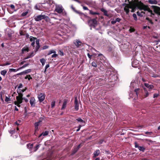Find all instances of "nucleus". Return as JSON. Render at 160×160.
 I'll return each mask as SVG.
<instances>
[{
  "label": "nucleus",
  "mask_w": 160,
  "mask_h": 160,
  "mask_svg": "<svg viewBox=\"0 0 160 160\" xmlns=\"http://www.w3.org/2000/svg\"><path fill=\"white\" fill-rule=\"evenodd\" d=\"M138 9L140 10H143L144 11H148L150 12L151 15H154V13H152V11L150 9L148 6L145 5L141 1H139L138 0Z\"/></svg>",
  "instance_id": "1"
},
{
  "label": "nucleus",
  "mask_w": 160,
  "mask_h": 160,
  "mask_svg": "<svg viewBox=\"0 0 160 160\" xmlns=\"http://www.w3.org/2000/svg\"><path fill=\"white\" fill-rule=\"evenodd\" d=\"M49 19V17L45 15L42 14L36 16L34 17V19L36 21H39L42 19Z\"/></svg>",
  "instance_id": "4"
},
{
  "label": "nucleus",
  "mask_w": 160,
  "mask_h": 160,
  "mask_svg": "<svg viewBox=\"0 0 160 160\" xmlns=\"http://www.w3.org/2000/svg\"><path fill=\"white\" fill-rule=\"evenodd\" d=\"M135 147L136 148H138L140 151H142V152H144L145 150V148L143 146H139V145L136 142H135Z\"/></svg>",
  "instance_id": "8"
},
{
  "label": "nucleus",
  "mask_w": 160,
  "mask_h": 160,
  "mask_svg": "<svg viewBox=\"0 0 160 160\" xmlns=\"http://www.w3.org/2000/svg\"><path fill=\"white\" fill-rule=\"evenodd\" d=\"M16 98L18 104H19L21 103L22 102V101L23 100V98H20V97L19 98L18 97H16Z\"/></svg>",
  "instance_id": "22"
},
{
  "label": "nucleus",
  "mask_w": 160,
  "mask_h": 160,
  "mask_svg": "<svg viewBox=\"0 0 160 160\" xmlns=\"http://www.w3.org/2000/svg\"><path fill=\"white\" fill-rule=\"evenodd\" d=\"M100 151L99 149H97L95 151L93 154V158H95L96 157L98 156L100 154Z\"/></svg>",
  "instance_id": "11"
},
{
  "label": "nucleus",
  "mask_w": 160,
  "mask_h": 160,
  "mask_svg": "<svg viewBox=\"0 0 160 160\" xmlns=\"http://www.w3.org/2000/svg\"><path fill=\"white\" fill-rule=\"evenodd\" d=\"M58 53L61 56H62L63 55V53L62 51L61 50L59 51Z\"/></svg>",
  "instance_id": "48"
},
{
  "label": "nucleus",
  "mask_w": 160,
  "mask_h": 160,
  "mask_svg": "<svg viewBox=\"0 0 160 160\" xmlns=\"http://www.w3.org/2000/svg\"><path fill=\"white\" fill-rule=\"evenodd\" d=\"M29 65V63L26 64H24V65H23L22 66V67L19 68L17 70V71H18L19 70H20V69H22V68H25V67L27 66H28Z\"/></svg>",
  "instance_id": "27"
},
{
  "label": "nucleus",
  "mask_w": 160,
  "mask_h": 160,
  "mask_svg": "<svg viewBox=\"0 0 160 160\" xmlns=\"http://www.w3.org/2000/svg\"><path fill=\"white\" fill-rule=\"evenodd\" d=\"M25 74L30 72L31 71V69H28L24 71Z\"/></svg>",
  "instance_id": "42"
},
{
  "label": "nucleus",
  "mask_w": 160,
  "mask_h": 160,
  "mask_svg": "<svg viewBox=\"0 0 160 160\" xmlns=\"http://www.w3.org/2000/svg\"><path fill=\"white\" fill-rule=\"evenodd\" d=\"M146 19L151 24H153V22L151 19H150L149 18L147 17L146 18Z\"/></svg>",
  "instance_id": "34"
},
{
  "label": "nucleus",
  "mask_w": 160,
  "mask_h": 160,
  "mask_svg": "<svg viewBox=\"0 0 160 160\" xmlns=\"http://www.w3.org/2000/svg\"><path fill=\"white\" fill-rule=\"evenodd\" d=\"M49 46H48L45 45L43 46L42 47V49L44 50L47 49L48 48Z\"/></svg>",
  "instance_id": "47"
},
{
  "label": "nucleus",
  "mask_w": 160,
  "mask_h": 160,
  "mask_svg": "<svg viewBox=\"0 0 160 160\" xmlns=\"http://www.w3.org/2000/svg\"><path fill=\"white\" fill-rule=\"evenodd\" d=\"M130 3L127 4V6H125L124 8V11L126 12V14L128 15L130 12L129 8H130Z\"/></svg>",
  "instance_id": "10"
},
{
  "label": "nucleus",
  "mask_w": 160,
  "mask_h": 160,
  "mask_svg": "<svg viewBox=\"0 0 160 160\" xmlns=\"http://www.w3.org/2000/svg\"><path fill=\"white\" fill-rule=\"evenodd\" d=\"M68 102V100L67 99H64V101L63 103L62 107L61 108V110L64 109L66 107V105Z\"/></svg>",
  "instance_id": "15"
},
{
  "label": "nucleus",
  "mask_w": 160,
  "mask_h": 160,
  "mask_svg": "<svg viewBox=\"0 0 160 160\" xmlns=\"http://www.w3.org/2000/svg\"><path fill=\"white\" fill-rule=\"evenodd\" d=\"M56 52L55 51L53 50H52L49 51L48 52V55H49L52 53H56Z\"/></svg>",
  "instance_id": "31"
},
{
  "label": "nucleus",
  "mask_w": 160,
  "mask_h": 160,
  "mask_svg": "<svg viewBox=\"0 0 160 160\" xmlns=\"http://www.w3.org/2000/svg\"><path fill=\"white\" fill-rule=\"evenodd\" d=\"M9 132L11 134V136H13L12 135L14 134H15V133L16 134V135H15V136L16 137L18 136V134L17 132H16V131L15 129H14L13 130H10L9 131Z\"/></svg>",
  "instance_id": "18"
},
{
  "label": "nucleus",
  "mask_w": 160,
  "mask_h": 160,
  "mask_svg": "<svg viewBox=\"0 0 160 160\" xmlns=\"http://www.w3.org/2000/svg\"><path fill=\"white\" fill-rule=\"evenodd\" d=\"M47 3L50 4H52L53 3V1L52 0H47Z\"/></svg>",
  "instance_id": "46"
},
{
  "label": "nucleus",
  "mask_w": 160,
  "mask_h": 160,
  "mask_svg": "<svg viewBox=\"0 0 160 160\" xmlns=\"http://www.w3.org/2000/svg\"><path fill=\"white\" fill-rule=\"evenodd\" d=\"M116 22V20L111 21V23L112 24H114Z\"/></svg>",
  "instance_id": "64"
},
{
  "label": "nucleus",
  "mask_w": 160,
  "mask_h": 160,
  "mask_svg": "<svg viewBox=\"0 0 160 160\" xmlns=\"http://www.w3.org/2000/svg\"><path fill=\"white\" fill-rule=\"evenodd\" d=\"M43 119H44L43 118L40 117L39 118V121H38V122H39L40 123V122H42L43 120Z\"/></svg>",
  "instance_id": "45"
},
{
  "label": "nucleus",
  "mask_w": 160,
  "mask_h": 160,
  "mask_svg": "<svg viewBox=\"0 0 160 160\" xmlns=\"http://www.w3.org/2000/svg\"><path fill=\"white\" fill-rule=\"evenodd\" d=\"M27 52L29 51V48L27 47H24L22 49V52L23 53L25 52Z\"/></svg>",
  "instance_id": "24"
},
{
  "label": "nucleus",
  "mask_w": 160,
  "mask_h": 160,
  "mask_svg": "<svg viewBox=\"0 0 160 160\" xmlns=\"http://www.w3.org/2000/svg\"><path fill=\"white\" fill-rule=\"evenodd\" d=\"M40 62L42 63V66H43L45 65V61H46L43 58H42L40 59Z\"/></svg>",
  "instance_id": "25"
},
{
  "label": "nucleus",
  "mask_w": 160,
  "mask_h": 160,
  "mask_svg": "<svg viewBox=\"0 0 160 160\" xmlns=\"http://www.w3.org/2000/svg\"><path fill=\"white\" fill-rule=\"evenodd\" d=\"M9 71H13V72H14L16 71V69H14V68L9 69Z\"/></svg>",
  "instance_id": "58"
},
{
  "label": "nucleus",
  "mask_w": 160,
  "mask_h": 160,
  "mask_svg": "<svg viewBox=\"0 0 160 160\" xmlns=\"http://www.w3.org/2000/svg\"><path fill=\"white\" fill-rule=\"evenodd\" d=\"M92 66L93 67H97V63H96L95 62H93L92 63Z\"/></svg>",
  "instance_id": "39"
},
{
  "label": "nucleus",
  "mask_w": 160,
  "mask_h": 160,
  "mask_svg": "<svg viewBox=\"0 0 160 160\" xmlns=\"http://www.w3.org/2000/svg\"><path fill=\"white\" fill-rule=\"evenodd\" d=\"M115 20L116 21V22H119L121 20V19L119 18H117Z\"/></svg>",
  "instance_id": "56"
},
{
  "label": "nucleus",
  "mask_w": 160,
  "mask_h": 160,
  "mask_svg": "<svg viewBox=\"0 0 160 160\" xmlns=\"http://www.w3.org/2000/svg\"><path fill=\"white\" fill-rule=\"evenodd\" d=\"M132 16L134 18V20L135 21H137V18L136 14L135 13H133L132 15Z\"/></svg>",
  "instance_id": "40"
},
{
  "label": "nucleus",
  "mask_w": 160,
  "mask_h": 160,
  "mask_svg": "<svg viewBox=\"0 0 160 160\" xmlns=\"http://www.w3.org/2000/svg\"><path fill=\"white\" fill-rule=\"evenodd\" d=\"M145 86L148 88L149 89H152L154 88V86L152 85H149L147 83H144Z\"/></svg>",
  "instance_id": "16"
},
{
  "label": "nucleus",
  "mask_w": 160,
  "mask_h": 160,
  "mask_svg": "<svg viewBox=\"0 0 160 160\" xmlns=\"http://www.w3.org/2000/svg\"><path fill=\"white\" fill-rule=\"evenodd\" d=\"M144 91V94L143 95L144 96V98H146L148 97L149 95V93L147 90V89L145 88H144L143 89Z\"/></svg>",
  "instance_id": "17"
},
{
  "label": "nucleus",
  "mask_w": 160,
  "mask_h": 160,
  "mask_svg": "<svg viewBox=\"0 0 160 160\" xmlns=\"http://www.w3.org/2000/svg\"><path fill=\"white\" fill-rule=\"evenodd\" d=\"M76 120L77 121L78 123H80L81 124H85V122L81 118L79 117L76 118Z\"/></svg>",
  "instance_id": "12"
},
{
  "label": "nucleus",
  "mask_w": 160,
  "mask_h": 160,
  "mask_svg": "<svg viewBox=\"0 0 160 160\" xmlns=\"http://www.w3.org/2000/svg\"><path fill=\"white\" fill-rule=\"evenodd\" d=\"M89 11V13L91 15H99V13L97 12H94L92 10Z\"/></svg>",
  "instance_id": "28"
},
{
  "label": "nucleus",
  "mask_w": 160,
  "mask_h": 160,
  "mask_svg": "<svg viewBox=\"0 0 160 160\" xmlns=\"http://www.w3.org/2000/svg\"><path fill=\"white\" fill-rule=\"evenodd\" d=\"M100 10L104 13V14L105 16H108V12L105 9L103 8H101L100 9Z\"/></svg>",
  "instance_id": "20"
},
{
  "label": "nucleus",
  "mask_w": 160,
  "mask_h": 160,
  "mask_svg": "<svg viewBox=\"0 0 160 160\" xmlns=\"http://www.w3.org/2000/svg\"><path fill=\"white\" fill-rule=\"evenodd\" d=\"M45 95L44 93H40L38 96V98L40 102H42L45 99Z\"/></svg>",
  "instance_id": "6"
},
{
  "label": "nucleus",
  "mask_w": 160,
  "mask_h": 160,
  "mask_svg": "<svg viewBox=\"0 0 160 160\" xmlns=\"http://www.w3.org/2000/svg\"><path fill=\"white\" fill-rule=\"evenodd\" d=\"M17 92L18 94V96H17V97H19V98L20 97V98H23L22 97L23 94L22 93H21L18 92V90L17 91Z\"/></svg>",
  "instance_id": "38"
},
{
  "label": "nucleus",
  "mask_w": 160,
  "mask_h": 160,
  "mask_svg": "<svg viewBox=\"0 0 160 160\" xmlns=\"http://www.w3.org/2000/svg\"><path fill=\"white\" fill-rule=\"evenodd\" d=\"M78 150L77 148H75L73 150H72V154L73 155L75 154L78 151Z\"/></svg>",
  "instance_id": "30"
},
{
  "label": "nucleus",
  "mask_w": 160,
  "mask_h": 160,
  "mask_svg": "<svg viewBox=\"0 0 160 160\" xmlns=\"http://www.w3.org/2000/svg\"><path fill=\"white\" fill-rule=\"evenodd\" d=\"M88 18V22L89 26L92 27L94 28L97 25V21L96 18L91 19L90 18L87 16Z\"/></svg>",
  "instance_id": "2"
},
{
  "label": "nucleus",
  "mask_w": 160,
  "mask_h": 160,
  "mask_svg": "<svg viewBox=\"0 0 160 160\" xmlns=\"http://www.w3.org/2000/svg\"><path fill=\"white\" fill-rule=\"evenodd\" d=\"M145 134H149L150 135H151L153 133L152 132H145Z\"/></svg>",
  "instance_id": "49"
},
{
  "label": "nucleus",
  "mask_w": 160,
  "mask_h": 160,
  "mask_svg": "<svg viewBox=\"0 0 160 160\" xmlns=\"http://www.w3.org/2000/svg\"><path fill=\"white\" fill-rule=\"evenodd\" d=\"M5 101L6 102H8L9 101H10V99L9 98H8L6 96L5 97Z\"/></svg>",
  "instance_id": "44"
},
{
  "label": "nucleus",
  "mask_w": 160,
  "mask_h": 160,
  "mask_svg": "<svg viewBox=\"0 0 160 160\" xmlns=\"http://www.w3.org/2000/svg\"><path fill=\"white\" fill-rule=\"evenodd\" d=\"M57 56H58V55L57 54H56L55 53L52 55V58H56Z\"/></svg>",
  "instance_id": "53"
},
{
  "label": "nucleus",
  "mask_w": 160,
  "mask_h": 160,
  "mask_svg": "<svg viewBox=\"0 0 160 160\" xmlns=\"http://www.w3.org/2000/svg\"><path fill=\"white\" fill-rule=\"evenodd\" d=\"M55 101H53L51 102V108H53L55 105Z\"/></svg>",
  "instance_id": "41"
},
{
  "label": "nucleus",
  "mask_w": 160,
  "mask_h": 160,
  "mask_svg": "<svg viewBox=\"0 0 160 160\" xmlns=\"http://www.w3.org/2000/svg\"><path fill=\"white\" fill-rule=\"evenodd\" d=\"M131 8V12H134L136 9H138V0H134L132 3H130V8Z\"/></svg>",
  "instance_id": "3"
},
{
  "label": "nucleus",
  "mask_w": 160,
  "mask_h": 160,
  "mask_svg": "<svg viewBox=\"0 0 160 160\" xmlns=\"http://www.w3.org/2000/svg\"><path fill=\"white\" fill-rule=\"evenodd\" d=\"M87 55L89 59H91L92 58V55H90L89 53H88Z\"/></svg>",
  "instance_id": "59"
},
{
  "label": "nucleus",
  "mask_w": 160,
  "mask_h": 160,
  "mask_svg": "<svg viewBox=\"0 0 160 160\" xmlns=\"http://www.w3.org/2000/svg\"><path fill=\"white\" fill-rule=\"evenodd\" d=\"M73 43L78 48L80 47L81 45V42L79 40H76V41L74 42Z\"/></svg>",
  "instance_id": "14"
},
{
  "label": "nucleus",
  "mask_w": 160,
  "mask_h": 160,
  "mask_svg": "<svg viewBox=\"0 0 160 160\" xmlns=\"http://www.w3.org/2000/svg\"><path fill=\"white\" fill-rule=\"evenodd\" d=\"M74 109L75 111H78L79 110V104L78 102V99L77 97L75 98L74 100Z\"/></svg>",
  "instance_id": "7"
},
{
  "label": "nucleus",
  "mask_w": 160,
  "mask_h": 160,
  "mask_svg": "<svg viewBox=\"0 0 160 160\" xmlns=\"http://www.w3.org/2000/svg\"><path fill=\"white\" fill-rule=\"evenodd\" d=\"M49 67V64H47L45 66V70L44 71V73H45V72L46 71L47 69Z\"/></svg>",
  "instance_id": "43"
},
{
  "label": "nucleus",
  "mask_w": 160,
  "mask_h": 160,
  "mask_svg": "<svg viewBox=\"0 0 160 160\" xmlns=\"http://www.w3.org/2000/svg\"><path fill=\"white\" fill-rule=\"evenodd\" d=\"M36 100L34 97H32L30 98V103L31 105V107H34L36 104Z\"/></svg>",
  "instance_id": "9"
},
{
  "label": "nucleus",
  "mask_w": 160,
  "mask_h": 160,
  "mask_svg": "<svg viewBox=\"0 0 160 160\" xmlns=\"http://www.w3.org/2000/svg\"><path fill=\"white\" fill-rule=\"evenodd\" d=\"M44 4V3H43L42 4H37L35 6V8L36 9L41 10V9L40 8V7H41V6H42V5Z\"/></svg>",
  "instance_id": "19"
},
{
  "label": "nucleus",
  "mask_w": 160,
  "mask_h": 160,
  "mask_svg": "<svg viewBox=\"0 0 160 160\" xmlns=\"http://www.w3.org/2000/svg\"><path fill=\"white\" fill-rule=\"evenodd\" d=\"M29 39L30 41L32 42L35 41V40L37 39V38L32 36H30Z\"/></svg>",
  "instance_id": "32"
},
{
  "label": "nucleus",
  "mask_w": 160,
  "mask_h": 160,
  "mask_svg": "<svg viewBox=\"0 0 160 160\" xmlns=\"http://www.w3.org/2000/svg\"><path fill=\"white\" fill-rule=\"evenodd\" d=\"M71 7L72 9V10L75 13L79 14L80 15L83 14V13L82 12L76 10L75 8L73 7V6L72 5L71 6Z\"/></svg>",
  "instance_id": "13"
},
{
  "label": "nucleus",
  "mask_w": 160,
  "mask_h": 160,
  "mask_svg": "<svg viewBox=\"0 0 160 160\" xmlns=\"http://www.w3.org/2000/svg\"><path fill=\"white\" fill-rule=\"evenodd\" d=\"M43 136H46L48 135L49 134V132L48 131H45L44 132L42 133Z\"/></svg>",
  "instance_id": "36"
},
{
  "label": "nucleus",
  "mask_w": 160,
  "mask_h": 160,
  "mask_svg": "<svg viewBox=\"0 0 160 160\" xmlns=\"http://www.w3.org/2000/svg\"><path fill=\"white\" fill-rule=\"evenodd\" d=\"M40 123L39 122H36L35 123L34 125H35V127H38V126L39 125V123Z\"/></svg>",
  "instance_id": "51"
},
{
  "label": "nucleus",
  "mask_w": 160,
  "mask_h": 160,
  "mask_svg": "<svg viewBox=\"0 0 160 160\" xmlns=\"http://www.w3.org/2000/svg\"><path fill=\"white\" fill-rule=\"evenodd\" d=\"M28 13V11H25V12H22L21 15L22 17H24Z\"/></svg>",
  "instance_id": "29"
},
{
  "label": "nucleus",
  "mask_w": 160,
  "mask_h": 160,
  "mask_svg": "<svg viewBox=\"0 0 160 160\" xmlns=\"http://www.w3.org/2000/svg\"><path fill=\"white\" fill-rule=\"evenodd\" d=\"M40 45H36V49L37 51L40 48Z\"/></svg>",
  "instance_id": "62"
},
{
  "label": "nucleus",
  "mask_w": 160,
  "mask_h": 160,
  "mask_svg": "<svg viewBox=\"0 0 160 160\" xmlns=\"http://www.w3.org/2000/svg\"><path fill=\"white\" fill-rule=\"evenodd\" d=\"M64 9L61 5L56 6L55 11L59 13H61L64 10Z\"/></svg>",
  "instance_id": "5"
},
{
  "label": "nucleus",
  "mask_w": 160,
  "mask_h": 160,
  "mask_svg": "<svg viewBox=\"0 0 160 160\" xmlns=\"http://www.w3.org/2000/svg\"><path fill=\"white\" fill-rule=\"evenodd\" d=\"M36 44L37 45H39V39H37L36 41Z\"/></svg>",
  "instance_id": "57"
},
{
  "label": "nucleus",
  "mask_w": 160,
  "mask_h": 160,
  "mask_svg": "<svg viewBox=\"0 0 160 160\" xmlns=\"http://www.w3.org/2000/svg\"><path fill=\"white\" fill-rule=\"evenodd\" d=\"M84 126V124L79 125V126L78 127H77V128H78V129H77L76 131L77 132L79 131L80 130L82 126Z\"/></svg>",
  "instance_id": "33"
},
{
  "label": "nucleus",
  "mask_w": 160,
  "mask_h": 160,
  "mask_svg": "<svg viewBox=\"0 0 160 160\" xmlns=\"http://www.w3.org/2000/svg\"><path fill=\"white\" fill-rule=\"evenodd\" d=\"M1 74L2 76H5L6 73H7V71L6 70H4L2 71L1 72Z\"/></svg>",
  "instance_id": "26"
},
{
  "label": "nucleus",
  "mask_w": 160,
  "mask_h": 160,
  "mask_svg": "<svg viewBox=\"0 0 160 160\" xmlns=\"http://www.w3.org/2000/svg\"><path fill=\"white\" fill-rule=\"evenodd\" d=\"M40 145V144L37 145L34 148V152H36L38 149L39 148Z\"/></svg>",
  "instance_id": "35"
},
{
  "label": "nucleus",
  "mask_w": 160,
  "mask_h": 160,
  "mask_svg": "<svg viewBox=\"0 0 160 160\" xmlns=\"http://www.w3.org/2000/svg\"><path fill=\"white\" fill-rule=\"evenodd\" d=\"M139 90H140V89H139V88L135 89L134 90V92H136V95L137 97H138V91Z\"/></svg>",
  "instance_id": "37"
},
{
  "label": "nucleus",
  "mask_w": 160,
  "mask_h": 160,
  "mask_svg": "<svg viewBox=\"0 0 160 160\" xmlns=\"http://www.w3.org/2000/svg\"><path fill=\"white\" fill-rule=\"evenodd\" d=\"M7 35L8 36V37L10 38H11L12 36V33L10 32L8 33L7 34Z\"/></svg>",
  "instance_id": "60"
},
{
  "label": "nucleus",
  "mask_w": 160,
  "mask_h": 160,
  "mask_svg": "<svg viewBox=\"0 0 160 160\" xmlns=\"http://www.w3.org/2000/svg\"><path fill=\"white\" fill-rule=\"evenodd\" d=\"M81 6L83 7V8L84 10H88V8L85 6H83L82 4L81 5Z\"/></svg>",
  "instance_id": "50"
},
{
  "label": "nucleus",
  "mask_w": 160,
  "mask_h": 160,
  "mask_svg": "<svg viewBox=\"0 0 160 160\" xmlns=\"http://www.w3.org/2000/svg\"><path fill=\"white\" fill-rule=\"evenodd\" d=\"M145 13V12L143 11L141 12L138 11L137 12V14L138 15L141 17H143V16L144 15Z\"/></svg>",
  "instance_id": "23"
},
{
  "label": "nucleus",
  "mask_w": 160,
  "mask_h": 160,
  "mask_svg": "<svg viewBox=\"0 0 160 160\" xmlns=\"http://www.w3.org/2000/svg\"><path fill=\"white\" fill-rule=\"evenodd\" d=\"M148 2L150 4H156L158 3V2L156 0H149Z\"/></svg>",
  "instance_id": "21"
},
{
  "label": "nucleus",
  "mask_w": 160,
  "mask_h": 160,
  "mask_svg": "<svg viewBox=\"0 0 160 160\" xmlns=\"http://www.w3.org/2000/svg\"><path fill=\"white\" fill-rule=\"evenodd\" d=\"M10 7L12 9H14L15 8V6L13 5V4H11L10 5Z\"/></svg>",
  "instance_id": "63"
},
{
  "label": "nucleus",
  "mask_w": 160,
  "mask_h": 160,
  "mask_svg": "<svg viewBox=\"0 0 160 160\" xmlns=\"http://www.w3.org/2000/svg\"><path fill=\"white\" fill-rule=\"evenodd\" d=\"M159 95L158 94L155 93L153 95V98H157Z\"/></svg>",
  "instance_id": "54"
},
{
  "label": "nucleus",
  "mask_w": 160,
  "mask_h": 160,
  "mask_svg": "<svg viewBox=\"0 0 160 160\" xmlns=\"http://www.w3.org/2000/svg\"><path fill=\"white\" fill-rule=\"evenodd\" d=\"M20 34L21 36H24L25 35L24 32L22 31H20Z\"/></svg>",
  "instance_id": "55"
},
{
  "label": "nucleus",
  "mask_w": 160,
  "mask_h": 160,
  "mask_svg": "<svg viewBox=\"0 0 160 160\" xmlns=\"http://www.w3.org/2000/svg\"><path fill=\"white\" fill-rule=\"evenodd\" d=\"M104 141V140L103 139L100 140L98 142L99 144H102L103 143V142Z\"/></svg>",
  "instance_id": "52"
},
{
  "label": "nucleus",
  "mask_w": 160,
  "mask_h": 160,
  "mask_svg": "<svg viewBox=\"0 0 160 160\" xmlns=\"http://www.w3.org/2000/svg\"><path fill=\"white\" fill-rule=\"evenodd\" d=\"M23 85L22 83H20L19 85L18 86V88H20L22 87Z\"/></svg>",
  "instance_id": "61"
}]
</instances>
